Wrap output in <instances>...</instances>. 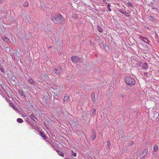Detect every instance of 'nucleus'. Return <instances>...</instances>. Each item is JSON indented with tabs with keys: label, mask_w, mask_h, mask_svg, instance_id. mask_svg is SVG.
<instances>
[{
	"label": "nucleus",
	"mask_w": 159,
	"mask_h": 159,
	"mask_svg": "<svg viewBox=\"0 0 159 159\" xmlns=\"http://www.w3.org/2000/svg\"><path fill=\"white\" fill-rule=\"evenodd\" d=\"M40 135L45 139H46V136L43 131H40Z\"/></svg>",
	"instance_id": "4468645a"
},
{
	"label": "nucleus",
	"mask_w": 159,
	"mask_h": 159,
	"mask_svg": "<svg viewBox=\"0 0 159 159\" xmlns=\"http://www.w3.org/2000/svg\"><path fill=\"white\" fill-rule=\"evenodd\" d=\"M0 70L2 72H4V70H3V69L2 68H0Z\"/></svg>",
	"instance_id": "f704fd0d"
},
{
	"label": "nucleus",
	"mask_w": 159,
	"mask_h": 159,
	"mask_svg": "<svg viewBox=\"0 0 159 159\" xmlns=\"http://www.w3.org/2000/svg\"><path fill=\"white\" fill-rule=\"evenodd\" d=\"M71 59L72 61L74 63L81 62L82 60L81 58L75 56L72 57Z\"/></svg>",
	"instance_id": "7ed1b4c3"
},
{
	"label": "nucleus",
	"mask_w": 159,
	"mask_h": 159,
	"mask_svg": "<svg viewBox=\"0 0 159 159\" xmlns=\"http://www.w3.org/2000/svg\"><path fill=\"white\" fill-rule=\"evenodd\" d=\"M28 81L29 84H31L34 86L35 85L36 83L34 80L32 79H28Z\"/></svg>",
	"instance_id": "0eeeda50"
},
{
	"label": "nucleus",
	"mask_w": 159,
	"mask_h": 159,
	"mask_svg": "<svg viewBox=\"0 0 159 159\" xmlns=\"http://www.w3.org/2000/svg\"><path fill=\"white\" fill-rule=\"evenodd\" d=\"M29 5V4L28 2H27V1H25L24 3L23 6L24 7H27Z\"/></svg>",
	"instance_id": "5701e85b"
},
{
	"label": "nucleus",
	"mask_w": 159,
	"mask_h": 159,
	"mask_svg": "<svg viewBox=\"0 0 159 159\" xmlns=\"http://www.w3.org/2000/svg\"><path fill=\"white\" fill-rule=\"evenodd\" d=\"M92 99L93 101L95 100V94L94 93H93L92 94Z\"/></svg>",
	"instance_id": "393cba45"
},
{
	"label": "nucleus",
	"mask_w": 159,
	"mask_h": 159,
	"mask_svg": "<svg viewBox=\"0 0 159 159\" xmlns=\"http://www.w3.org/2000/svg\"><path fill=\"white\" fill-rule=\"evenodd\" d=\"M90 43H91V41H90Z\"/></svg>",
	"instance_id": "a19ab883"
},
{
	"label": "nucleus",
	"mask_w": 159,
	"mask_h": 159,
	"mask_svg": "<svg viewBox=\"0 0 159 159\" xmlns=\"http://www.w3.org/2000/svg\"><path fill=\"white\" fill-rule=\"evenodd\" d=\"M142 67L143 69H147L148 67L147 64L146 63H143L142 65Z\"/></svg>",
	"instance_id": "9b49d317"
},
{
	"label": "nucleus",
	"mask_w": 159,
	"mask_h": 159,
	"mask_svg": "<svg viewBox=\"0 0 159 159\" xmlns=\"http://www.w3.org/2000/svg\"><path fill=\"white\" fill-rule=\"evenodd\" d=\"M107 147L108 148L111 145V143L110 141H107Z\"/></svg>",
	"instance_id": "b1692460"
},
{
	"label": "nucleus",
	"mask_w": 159,
	"mask_h": 159,
	"mask_svg": "<svg viewBox=\"0 0 159 159\" xmlns=\"http://www.w3.org/2000/svg\"><path fill=\"white\" fill-rule=\"evenodd\" d=\"M125 80L126 84L129 85H133L136 83L134 79L130 76H125Z\"/></svg>",
	"instance_id": "f03ea898"
},
{
	"label": "nucleus",
	"mask_w": 159,
	"mask_h": 159,
	"mask_svg": "<svg viewBox=\"0 0 159 159\" xmlns=\"http://www.w3.org/2000/svg\"><path fill=\"white\" fill-rule=\"evenodd\" d=\"M97 29H98V30L100 32L102 33V31H103L102 29L100 26H99V25H98L97 26Z\"/></svg>",
	"instance_id": "6ab92c4d"
},
{
	"label": "nucleus",
	"mask_w": 159,
	"mask_h": 159,
	"mask_svg": "<svg viewBox=\"0 0 159 159\" xmlns=\"http://www.w3.org/2000/svg\"><path fill=\"white\" fill-rule=\"evenodd\" d=\"M30 117L35 122H36L37 120L35 118L33 114H31L30 116Z\"/></svg>",
	"instance_id": "1a4fd4ad"
},
{
	"label": "nucleus",
	"mask_w": 159,
	"mask_h": 159,
	"mask_svg": "<svg viewBox=\"0 0 159 159\" xmlns=\"http://www.w3.org/2000/svg\"><path fill=\"white\" fill-rule=\"evenodd\" d=\"M96 110L95 108H93V110L92 112V113L93 115H94L96 113Z\"/></svg>",
	"instance_id": "cd10ccee"
},
{
	"label": "nucleus",
	"mask_w": 159,
	"mask_h": 159,
	"mask_svg": "<svg viewBox=\"0 0 159 159\" xmlns=\"http://www.w3.org/2000/svg\"><path fill=\"white\" fill-rule=\"evenodd\" d=\"M93 43H92L91 44V45H93Z\"/></svg>",
	"instance_id": "ea45409f"
},
{
	"label": "nucleus",
	"mask_w": 159,
	"mask_h": 159,
	"mask_svg": "<svg viewBox=\"0 0 159 159\" xmlns=\"http://www.w3.org/2000/svg\"><path fill=\"white\" fill-rule=\"evenodd\" d=\"M57 152L58 153V154L60 156H62V157L64 156V154L61 152L60 151V150H57Z\"/></svg>",
	"instance_id": "f3484780"
},
{
	"label": "nucleus",
	"mask_w": 159,
	"mask_h": 159,
	"mask_svg": "<svg viewBox=\"0 0 159 159\" xmlns=\"http://www.w3.org/2000/svg\"><path fill=\"white\" fill-rule=\"evenodd\" d=\"M69 123L70 125H72L74 123V121L73 120H70L69 121Z\"/></svg>",
	"instance_id": "bb28decb"
},
{
	"label": "nucleus",
	"mask_w": 159,
	"mask_h": 159,
	"mask_svg": "<svg viewBox=\"0 0 159 159\" xmlns=\"http://www.w3.org/2000/svg\"><path fill=\"white\" fill-rule=\"evenodd\" d=\"M128 4L130 7H132L133 6L131 2H128Z\"/></svg>",
	"instance_id": "2f4dec72"
},
{
	"label": "nucleus",
	"mask_w": 159,
	"mask_h": 159,
	"mask_svg": "<svg viewBox=\"0 0 159 159\" xmlns=\"http://www.w3.org/2000/svg\"><path fill=\"white\" fill-rule=\"evenodd\" d=\"M20 39H21V40H22V41H24V38H22L21 37V38Z\"/></svg>",
	"instance_id": "4c0bfd02"
},
{
	"label": "nucleus",
	"mask_w": 159,
	"mask_h": 159,
	"mask_svg": "<svg viewBox=\"0 0 159 159\" xmlns=\"http://www.w3.org/2000/svg\"><path fill=\"white\" fill-rule=\"evenodd\" d=\"M134 143V142L132 141V142H131V143H129V145L130 146H132L133 144Z\"/></svg>",
	"instance_id": "72a5a7b5"
},
{
	"label": "nucleus",
	"mask_w": 159,
	"mask_h": 159,
	"mask_svg": "<svg viewBox=\"0 0 159 159\" xmlns=\"http://www.w3.org/2000/svg\"><path fill=\"white\" fill-rule=\"evenodd\" d=\"M51 19L53 22L56 23H59L63 24L64 23V18L60 14L58 15L52 16Z\"/></svg>",
	"instance_id": "f257e3e1"
},
{
	"label": "nucleus",
	"mask_w": 159,
	"mask_h": 159,
	"mask_svg": "<svg viewBox=\"0 0 159 159\" xmlns=\"http://www.w3.org/2000/svg\"><path fill=\"white\" fill-rule=\"evenodd\" d=\"M25 20V21L27 23H29L30 22V18L28 16H27L26 17L25 19H24Z\"/></svg>",
	"instance_id": "2eb2a0df"
},
{
	"label": "nucleus",
	"mask_w": 159,
	"mask_h": 159,
	"mask_svg": "<svg viewBox=\"0 0 159 159\" xmlns=\"http://www.w3.org/2000/svg\"><path fill=\"white\" fill-rule=\"evenodd\" d=\"M55 136H54V135H52V139H53L54 140V138H55Z\"/></svg>",
	"instance_id": "e433bc0d"
},
{
	"label": "nucleus",
	"mask_w": 159,
	"mask_h": 159,
	"mask_svg": "<svg viewBox=\"0 0 159 159\" xmlns=\"http://www.w3.org/2000/svg\"><path fill=\"white\" fill-rule=\"evenodd\" d=\"M2 39L6 43H7L8 41V39L6 37L2 36Z\"/></svg>",
	"instance_id": "ddd939ff"
},
{
	"label": "nucleus",
	"mask_w": 159,
	"mask_h": 159,
	"mask_svg": "<svg viewBox=\"0 0 159 159\" xmlns=\"http://www.w3.org/2000/svg\"><path fill=\"white\" fill-rule=\"evenodd\" d=\"M148 150L147 149H145L144 150L143 152H142L141 156L143 157H145V156L147 154Z\"/></svg>",
	"instance_id": "6e6552de"
},
{
	"label": "nucleus",
	"mask_w": 159,
	"mask_h": 159,
	"mask_svg": "<svg viewBox=\"0 0 159 159\" xmlns=\"http://www.w3.org/2000/svg\"><path fill=\"white\" fill-rule=\"evenodd\" d=\"M140 38L141 40L143 41L145 43H148V44H149V41L146 38L143 37L142 36H140Z\"/></svg>",
	"instance_id": "423d86ee"
},
{
	"label": "nucleus",
	"mask_w": 159,
	"mask_h": 159,
	"mask_svg": "<svg viewBox=\"0 0 159 159\" xmlns=\"http://www.w3.org/2000/svg\"><path fill=\"white\" fill-rule=\"evenodd\" d=\"M144 75L145 77H147L148 76V74L147 72H144Z\"/></svg>",
	"instance_id": "473e14b6"
},
{
	"label": "nucleus",
	"mask_w": 159,
	"mask_h": 159,
	"mask_svg": "<svg viewBox=\"0 0 159 159\" xmlns=\"http://www.w3.org/2000/svg\"><path fill=\"white\" fill-rule=\"evenodd\" d=\"M111 5L109 4H108L107 5V8L108 9V11H111Z\"/></svg>",
	"instance_id": "4be33fe9"
},
{
	"label": "nucleus",
	"mask_w": 159,
	"mask_h": 159,
	"mask_svg": "<svg viewBox=\"0 0 159 159\" xmlns=\"http://www.w3.org/2000/svg\"><path fill=\"white\" fill-rule=\"evenodd\" d=\"M5 51H6L7 52H10L11 50L10 48L9 47H7L5 48Z\"/></svg>",
	"instance_id": "aec40b11"
},
{
	"label": "nucleus",
	"mask_w": 159,
	"mask_h": 159,
	"mask_svg": "<svg viewBox=\"0 0 159 159\" xmlns=\"http://www.w3.org/2000/svg\"><path fill=\"white\" fill-rule=\"evenodd\" d=\"M41 7L42 8V9H43V10H45V5H42V4L41 3Z\"/></svg>",
	"instance_id": "c756f323"
},
{
	"label": "nucleus",
	"mask_w": 159,
	"mask_h": 159,
	"mask_svg": "<svg viewBox=\"0 0 159 159\" xmlns=\"http://www.w3.org/2000/svg\"><path fill=\"white\" fill-rule=\"evenodd\" d=\"M68 96H66L64 97V100H63V101L64 102H65L68 99Z\"/></svg>",
	"instance_id": "a878e982"
},
{
	"label": "nucleus",
	"mask_w": 159,
	"mask_h": 159,
	"mask_svg": "<svg viewBox=\"0 0 159 159\" xmlns=\"http://www.w3.org/2000/svg\"><path fill=\"white\" fill-rule=\"evenodd\" d=\"M9 105L11 107H12L15 110H17V107L15 105H14L12 103H10Z\"/></svg>",
	"instance_id": "9d476101"
},
{
	"label": "nucleus",
	"mask_w": 159,
	"mask_h": 159,
	"mask_svg": "<svg viewBox=\"0 0 159 159\" xmlns=\"http://www.w3.org/2000/svg\"><path fill=\"white\" fill-rule=\"evenodd\" d=\"M148 19L151 21H154L156 20V19L155 18L153 17L152 16H149L148 17Z\"/></svg>",
	"instance_id": "f8f14e48"
},
{
	"label": "nucleus",
	"mask_w": 159,
	"mask_h": 159,
	"mask_svg": "<svg viewBox=\"0 0 159 159\" xmlns=\"http://www.w3.org/2000/svg\"><path fill=\"white\" fill-rule=\"evenodd\" d=\"M75 159H76V158H75Z\"/></svg>",
	"instance_id": "79ce46f5"
},
{
	"label": "nucleus",
	"mask_w": 159,
	"mask_h": 159,
	"mask_svg": "<svg viewBox=\"0 0 159 159\" xmlns=\"http://www.w3.org/2000/svg\"><path fill=\"white\" fill-rule=\"evenodd\" d=\"M44 76H45L46 78H47V76H48L46 74V73H44Z\"/></svg>",
	"instance_id": "c9c22d12"
},
{
	"label": "nucleus",
	"mask_w": 159,
	"mask_h": 159,
	"mask_svg": "<svg viewBox=\"0 0 159 159\" xmlns=\"http://www.w3.org/2000/svg\"><path fill=\"white\" fill-rule=\"evenodd\" d=\"M62 69L60 66H57L54 68V71L57 74L59 75L62 71Z\"/></svg>",
	"instance_id": "20e7f679"
},
{
	"label": "nucleus",
	"mask_w": 159,
	"mask_h": 159,
	"mask_svg": "<svg viewBox=\"0 0 159 159\" xmlns=\"http://www.w3.org/2000/svg\"><path fill=\"white\" fill-rule=\"evenodd\" d=\"M19 93L20 95L21 96H23L25 97V96L23 95V93L22 92L19 91Z\"/></svg>",
	"instance_id": "7c9ffc66"
},
{
	"label": "nucleus",
	"mask_w": 159,
	"mask_h": 159,
	"mask_svg": "<svg viewBox=\"0 0 159 159\" xmlns=\"http://www.w3.org/2000/svg\"><path fill=\"white\" fill-rule=\"evenodd\" d=\"M17 121L19 123H21L23 122V120L22 119L18 118L17 119Z\"/></svg>",
	"instance_id": "a211bd4d"
},
{
	"label": "nucleus",
	"mask_w": 159,
	"mask_h": 159,
	"mask_svg": "<svg viewBox=\"0 0 159 159\" xmlns=\"http://www.w3.org/2000/svg\"><path fill=\"white\" fill-rule=\"evenodd\" d=\"M96 138V135L95 133H93V136L92 137L91 139L92 140H94Z\"/></svg>",
	"instance_id": "412c9836"
},
{
	"label": "nucleus",
	"mask_w": 159,
	"mask_h": 159,
	"mask_svg": "<svg viewBox=\"0 0 159 159\" xmlns=\"http://www.w3.org/2000/svg\"><path fill=\"white\" fill-rule=\"evenodd\" d=\"M119 11L120 13L125 15V16L127 17H129V13L127 12L125 10L123 9H120L119 10Z\"/></svg>",
	"instance_id": "39448f33"
},
{
	"label": "nucleus",
	"mask_w": 159,
	"mask_h": 159,
	"mask_svg": "<svg viewBox=\"0 0 159 159\" xmlns=\"http://www.w3.org/2000/svg\"><path fill=\"white\" fill-rule=\"evenodd\" d=\"M2 0H0V3H2Z\"/></svg>",
	"instance_id": "58836bf2"
},
{
	"label": "nucleus",
	"mask_w": 159,
	"mask_h": 159,
	"mask_svg": "<svg viewBox=\"0 0 159 159\" xmlns=\"http://www.w3.org/2000/svg\"><path fill=\"white\" fill-rule=\"evenodd\" d=\"M71 152H72V156L75 157L76 156V153L73 152V150H71Z\"/></svg>",
	"instance_id": "c85d7f7f"
},
{
	"label": "nucleus",
	"mask_w": 159,
	"mask_h": 159,
	"mask_svg": "<svg viewBox=\"0 0 159 159\" xmlns=\"http://www.w3.org/2000/svg\"><path fill=\"white\" fill-rule=\"evenodd\" d=\"M158 147L157 145H155L153 147V152H157L158 150Z\"/></svg>",
	"instance_id": "dca6fc26"
}]
</instances>
